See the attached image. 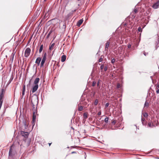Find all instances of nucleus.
<instances>
[{"label":"nucleus","instance_id":"obj_1","mask_svg":"<svg viewBox=\"0 0 159 159\" xmlns=\"http://www.w3.org/2000/svg\"><path fill=\"white\" fill-rule=\"evenodd\" d=\"M31 104L32 105V111H33V121H34V120L35 119L36 116H35V113L36 111V109L34 107V105L32 101V100L31 101Z\"/></svg>","mask_w":159,"mask_h":159},{"label":"nucleus","instance_id":"obj_2","mask_svg":"<svg viewBox=\"0 0 159 159\" xmlns=\"http://www.w3.org/2000/svg\"><path fill=\"white\" fill-rule=\"evenodd\" d=\"M31 52V50L29 48H27L25 50V57H27L30 55Z\"/></svg>","mask_w":159,"mask_h":159},{"label":"nucleus","instance_id":"obj_3","mask_svg":"<svg viewBox=\"0 0 159 159\" xmlns=\"http://www.w3.org/2000/svg\"><path fill=\"white\" fill-rule=\"evenodd\" d=\"M20 133L22 136L24 137L25 138H28L29 134L28 132L23 131H21Z\"/></svg>","mask_w":159,"mask_h":159},{"label":"nucleus","instance_id":"obj_4","mask_svg":"<svg viewBox=\"0 0 159 159\" xmlns=\"http://www.w3.org/2000/svg\"><path fill=\"white\" fill-rule=\"evenodd\" d=\"M3 89H2L1 90V92L0 94V102L2 103L3 101L2 100V98L3 96Z\"/></svg>","mask_w":159,"mask_h":159},{"label":"nucleus","instance_id":"obj_5","mask_svg":"<svg viewBox=\"0 0 159 159\" xmlns=\"http://www.w3.org/2000/svg\"><path fill=\"white\" fill-rule=\"evenodd\" d=\"M159 6V0L157 1V2L155 3L152 6V7L154 9H157L158 8Z\"/></svg>","mask_w":159,"mask_h":159},{"label":"nucleus","instance_id":"obj_6","mask_svg":"<svg viewBox=\"0 0 159 159\" xmlns=\"http://www.w3.org/2000/svg\"><path fill=\"white\" fill-rule=\"evenodd\" d=\"M39 87L38 84L35 85L33 87L32 89V93H34L37 90Z\"/></svg>","mask_w":159,"mask_h":159},{"label":"nucleus","instance_id":"obj_7","mask_svg":"<svg viewBox=\"0 0 159 159\" xmlns=\"http://www.w3.org/2000/svg\"><path fill=\"white\" fill-rule=\"evenodd\" d=\"M41 60V58L40 57H38L36 59L35 63L37 64L38 66L39 65Z\"/></svg>","mask_w":159,"mask_h":159},{"label":"nucleus","instance_id":"obj_8","mask_svg":"<svg viewBox=\"0 0 159 159\" xmlns=\"http://www.w3.org/2000/svg\"><path fill=\"white\" fill-rule=\"evenodd\" d=\"M12 146H11L10 148L9 152V158H10L11 157H12Z\"/></svg>","mask_w":159,"mask_h":159},{"label":"nucleus","instance_id":"obj_9","mask_svg":"<svg viewBox=\"0 0 159 159\" xmlns=\"http://www.w3.org/2000/svg\"><path fill=\"white\" fill-rule=\"evenodd\" d=\"M109 44H110L109 41H108V40L107 41L105 44V51H107L108 48L109 47Z\"/></svg>","mask_w":159,"mask_h":159},{"label":"nucleus","instance_id":"obj_10","mask_svg":"<svg viewBox=\"0 0 159 159\" xmlns=\"http://www.w3.org/2000/svg\"><path fill=\"white\" fill-rule=\"evenodd\" d=\"M46 60V58H43V59L41 61V63L40 65V67H42L43 66V65Z\"/></svg>","mask_w":159,"mask_h":159},{"label":"nucleus","instance_id":"obj_11","mask_svg":"<svg viewBox=\"0 0 159 159\" xmlns=\"http://www.w3.org/2000/svg\"><path fill=\"white\" fill-rule=\"evenodd\" d=\"M39 80L40 79L39 78H36L34 81V84L35 85L38 84L39 81Z\"/></svg>","mask_w":159,"mask_h":159},{"label":"nucleus","instance_id":"obj_12","mask_svg":"<svg viewBox=\"0 0 159 159\" xmlns=\"http://www.w3.org/2000/svg\"><path fill=\"white\" fill-rule=\"evenodd\" d=\"M83 21V19H80L79 20L77 23V25L80 26Z\"/></svg>","mask_w":159,"mask_h":159},{"label":"nucleus","instance_id":"obj_13","mask_svg":"<svg viewBox=\"0 0 159 159\" xmlns=\"http://www.w3.org/2000/svg\"><path fill=\"white\" fill-rule=\"evenodd\" d=\"M51 9H49L48 10L47 12L44 15V16L45 17H47L51 13Z\"/></svg>","mask_w":159,"mask_h":159},{"label":"nucleus","instance_id":"obj_14","mask_svg":"<svg viewBox=\"0 0 159 159\" xmlns=\"http://www.w3.org/2000/svg\"><path fill=\"white\" fill-rule=\"evenodd\" d=\"M66 58V56L65 55H63L61 57V61L62 62H64L65 61Z\"/></svg>","mask_w":159,"mask_h":159},{"label":"nucleus","instance_id":"obj_15","mask_svg":"<svg viewBox=\"0 0 159 159\" xmlns=\"http://www.w3.org/2000/svg\"><path fill=\"white\" fill-rule=\"evenodd\" d=\"M55 45V43H54L50 44L49 47V50H52L53 49V47Z\"/></svg>","mask_w":159,"mask_h":159},{"label":"nucleus","instance_id":"obj_16","mask_svg":"<svg viewBox=\"0 0 159 159\" xmlns=\"http://www.w3.org/2000/svg\"><path fill=\"white\" fill-rule=\"evenodd\" d=\"M159 47V39H158L156 43V49Z\"/></svg>","mask_w":159,"mask_h":159},{"label":"nucleus","instance_id":"obj_17","mask_svg":"<svg viewBox=\"0 0 159 159\" xmlns=\"http://www.w3.org/2000/svg\"><path fill=\"white\" fill-rule=\"evenodd\" d=\"M23 123L24 125L25 126V129H26L27 127V125H26V121L25 120H24L23 119Z\"/></svg>","mask_w":159,"mask_h":159},{"label":"nucleus","instance_id":"obj_18","mask_svg":"<svg viewBox=\"0 0 159 159\" xmlns=\"http://www.w3.org/2000/svg\"><path fill=\"white\" fill-rule=\"evenodd\" d=\"M43 49V45L42 44L40 45V48L39 50V53H40L42 52Z\"/></svg>","mask_w":159,"mask_h":159},{"label":"nucleus","instance_id":"obj_19","mask_svg":"<svg viewBox=\"0 0 159 159\" xmlns=\"http://www.w3.org/2000/svg\"><path fill=\"white\" fill-rule=\"evenodd\" d=\"M148 126L149 127L151 128H152L154 126V125L153 124H152L151 122H149L148 123Z\"/></svg>","mask_w":159,"mask_h":159},{"label":"nucleus","instance_id":"obj_20","mask_svg":"<svg viewBox=\"0 0 159 159\" xmlns=\"http://www.w3.org/2000/svg\"><path fill=\"white\" fill-rule=\"evenodd\" d=\"M83 117L84 118L86 119L88 117V114L86 113H84L83 114Z\"/></svg>","mask_w":159,"mask_h":159},{"label":"nucleus","instance_id":"obj_21","mask_svg":"<svg viewBox=\"0 0 159 159\" xmlns=\"http://www.w3.org/2000/svg\"><path fill=\"white\" fill-rule=\"evenodd\" d=\"M73 14L70 12L67 14V16L68 17H69L70 16H72Z\"/></svg>","mask_w":159,"mask_h":159},{"label":"nucleus","instance_id":"obj_22","mask_svg":"<svg viewBox=\"0 0 159 159\" xmlns=\"http://www.w3.org/2000/svg\"><path fill=\"white\" fill-rule=\"evenodd\" d=\"M104 121L106 123H107L108 121V118L107 117H106L104 119Z\"/></svg>","mask_w":159,"mask_h":159},{"label":"nucleus","instance_id":"obj_23","mask_svg":"<svg viewBox=\"0 0 159 159\" xmlns=\"http://www.w3.org/2000/svg\"><path fill=\"white\" fill-rule=\"evenodd\" d=\"M98 99H96L95 102H94V104L95 105H97L98 104Z\"/></svg>","mask_w":159,"mask_h":159},{"label":"nucleus","instance_id":"obj_24","mask_svg":"<svg viewBox=\"0 0 159 159\" xmlns=\"http://www.w3.org/2000/svg\"><path fill=\"white\" fill-rule=\"evenodd\" d=\"M149 104L146 101L145 102L144 104V106L148 107Z\"/></svg>","mask_w":159,"mask_h":159},{"label":"nucleus","instance_id":"obj_25","mask_svg":"<svg viewBox=\"0 0 159 159\" xmlns=\"http://www.w3.org/2000/svg\"><path fill=\"white\" fill-rule=\"evenodd\" d=\"M143 116L144 117H147L148 116V114L147 113L145 112L143 114Z\"/></svg>","mask_w":159,"mask_h":159},{"label":"nucleus","instance_id":"obj_26","mask_svg":"<svg viewBox=\"0 0 159 159\" xmlns=\"http://www.w3.org/2000/svg\"><path fill=\"white\" fill-rule=\"evenodd\" d=\"M156 89H159V84H157L156 85Z\"/></svg>","mask_w":159,"mask_h":159},{"label":"nucleus","instance_id":"obj_27","mask_svg":"<svg viewBox=\"0 0 159 159\" xmlns=\"http://www.w3.org/2000/svg\"><path fill=\"white\" fill-rule=\"evenodd\" d=\"M145 120V119L144 118H141V121L142 122V124L143 125H144V121Z\"/></svg>","mask_w":159,"mask_h":159},{"label":"nucleus","instance_id":"obj_28","mask_svg":"<svg viewBox=\"0 0 159 159\" xmlns=\"http://www.w3.org/2000/svg\"><path fill=\"white\" fill-rule=\"evenodd\" d=\"M83 109V107L82 106H81L80 107L78 108V110L79 111H81Z\"/></svg>","mask_w":159,"mask_h":159},{"label":"nucleus","instance_id":"obj_29","mask_svg":"<svg viewBox=\"0 0 159 159\" xmlns=\"http://www.w3.org/2000/svg\"><path fill=\"white\" fill-rule=\"evenodd\" d=\"M138 30L139 31V32H141L142 31V29L141 28V27H139L138 28Z\"/></svg>","mask_w":159,"mask_h":159},{"label":"nucleus","instance_id":"obj_30","mask_svg":"<svg viewBox=\"0 0 159 159\" xmlns=\"http://www.w3.org/2000/svg\"><path fill=\"white\" fill-rule=\"evenodd\" d=\"M47 54L46 53H45L44 54L43 57L46 59Z\"/></svg>","mask_w":159,"mask_h":159},{"label":"nucleus","instance_id":"obj_31","mask_svg":"<svg viewBox=\"0 0 159 159\" xmlns=\"http://www.w3.org/2000/svg\"><path fill=\"white\" fill-rule=\"evenodd\" d=\"M103 59L102 57H101L99 59V62H100L102 61Z\"/></svg>","mask_w":159,"mask_h":159},{"label":"nucleus","instance_id":"obj_32","mask_svg":"<svg viewBox=\"0 0 159 159\" xmlns=\"http://www.w3.org/2000/svg\"><path fill=\"white\" fill-rule=\"evenodd\" d=\"M25 91V85H24L23 89H22V91Z\"/></svg>","mask_w":159,"mask_h":159},{"label":"nucleus","instance_id":"obj_33","mask_svg":"<svg viewBox=\"0 0 159 159\" xmlns=\"http://www.w3.org/2000/svg\"><path fill=\"white\" fill-rule=\"evenodd\" d=\"M96 84V82H95V81L93 82V84H92V86H94Z\"/></svg>","mask_w":159,"mask_h":159},{"label":"nucleus","instance_id":"obj_34","mask_svg":"<svg viewBox=\"0 0 159 159\" xmlns=\"http://www.w3.org/2000/svg\"><path fill=\"white\" fill-rule=\"evenodd\" d=\"M115 62V59L114 58H113L112 59L111 61V62L112 63H114Z\"/></svg>","mask_w":159,"mask_h":159},{"label":"nucleus","instance_id":"obj_35","mask_svg":"<svg viewBox=\"0 0 159 159\" xmlns=\"http://www.w3.org/2000/svg\"><path fill=\"white\" fill-rule=\"evenodd\" d=\"M104 67V65H102L100 66V69H101V70H102L103 69Z\"/></svg>","mask_w":159,"mask_h":159},{"label":"nucleus","instance_id":"obj_36","mask_svg":"<svg viewBox=\"0 0 159 159\" xmlns=\"http://www.w3.org/2000/svg\"><path fill=\"white\" fill-rule=\"evenodd\" d=\"M138 11V10L136 8H134V13H136Z\"/></svg>","mask_w":159,"mask_h":159},{"label":"nucleus","instance_id":"obj_37","mask_svg":"<svg viewBox=\"0 0 159 159\" xmlns=\"http://www.w3.org/2000/svg\"><path fill=\"white\" fill-rule=\"evenodd\" d=\"M107 70V66H106L104 67V70L105 71H106Z\"/></svg>","mask_w":159,"mask_h":159},{"label":"nucleus","instance_id":"obj_38","mask_svg":"<svg viewBox=\"0 0 159 159\" xmlns=\"http://www.w3.org/2000/svg\"><path fill=\"white\" fill-rule=\"evenodd\" d=\"M76 11V9H75L74 10L71 11L70 12H71V13H72L73 14V13L74 12H75Z\"/></svg>","mask_w":159,"mask_h":159},{"label":"nucleus","instance_id":"obj_39","mask_svg":"<svg viewBox=\"0 0 159 159\" xmlns=\"http://www.w3.org/2000/svg\"><path fill=\"white\" fill-rule=\"evenodd\" d=\"M109 105V103H107L105 105V107H108Z\"/></svg>","mask_w":159,"mask_h":159},{"label":"nucleus","instance_id":"obj_40","mask_svg":"<svg viewBox=\"0 0 159 159\" xmlns=\"http://www.w3.org/2000/svg\"><path fill=\"white\" fill-rule=\"evenodd\" d=\"M120 85L119 84H118L117 85V87L118 88H120Z\"/></svg>","mask_w":159,"mask_h":159},{"label":"nucleus","instance_id":"obj_41","mask_svg":"<svg viewBox=\"0 0 159 159\" xmlns=\"http://www.w3.org/2000/svg\"><path fill=\"white\" fill-rule=\"evenodd\" d=\"M143 54L145 56H146L148 54V53H146L145 52H144Z\"/></svg>","mask_w":159,"mask_h":159},{"label":"nucleus","instance_id":"obj_42","mask_svg":"<svg viewBox=\"0 0 159 159\" xmlns=\"http://www.w3.org/2000/svg\"><path fill=\"white\" fill-rule=\"evenodd\" d=\"M101 111H99V112L98 113V116H100V115H101Z\"/></svg>","mask_w":159,"mask_h":159},{"label":"nucleus","instance_id":"obj_43","mask_svg":"<svg viewBox=\"0 0 159 159\" xmlns=\"http://www.w3.org/2000/svg\"><path fill=\"white\" fill-rule=\"evenodd\" d=\"M100 80H99L97 82V86H99V84H100Z\"/></svg>","mask_w":159,"mask_h":159},{"label":"nucleus","instance_id":"obj_44","mask_svg":"<svg viewBox=\"0 0 159 159\" xmlns=\"http://www.w3.org/2000/svg\"><path fill=\"white\" fill-rule=\"evenodd\" d=\"M156 93L157 94H158L159 93V89H157V90H156Z\"/></svg>","mask_w":159,"mask_h":159},{"label":"nucleus","instance_id":"obj_45","mask_svg":"<svg viewBox=\"0 0 159 159\" xmlns=\"http://www.w3.org/2000/svg\"><path fill=\"white\" fill-rule=\"evenodd\" d=\"M128 48H130L131 47V45L129 44L128 45Z\"/></svg>","mask_w":159,"mask_h":159},{"label":"nucleus","instance_id":"obj_46","mask_svg":"<svg viewBox=\"0 0 159 159\" xmlns=\"http://www.w3.org/2000/svg\"><path fill=\"white\" fill-rule=\"evenodd\" d=\"M25 91H22V95L23 96H24L25 95Z\"/></svg>","mask_w":159,"mask_h":159},{"label":"nucleus","instance_id":"obj_47","mask_svg":"<svg viewBox=\"0 0 159 159\" xmlns=\"http://www.w3.org/2000/svg\"><path fill=\"white\" fill-rule=\"evenodd\" d=\"M75 152H72V153H75Z\"/></svg>","mask_w":159,"mask_h":159},{"label":"nucleus","instance_id":"obj_48","mask_svg":"<svg viewBox=\"0 0 159 159\" xmlns=\"http://www.w3.org/2000/svg\"><path fill=\"white\" fill-rule=\"evenodd\" d=\"M51 143H49V146H50L51 144Z\"/></svg>","mask_w":159,"mask_h":159},{"label":"nucleus","instance_id":"obj_49","mask_svg":"<svg viewBox=\"0 0 159 159\" xmlns=\"http://www.w3.org/2000/svg\"><path fill=\"white\" fill-rule=\"evenodd\" d=\"M30 83V81H29V84Z\"/></svg>","mask_w":159,"mask_h":159},{"label":"nucleus","instance_id":"obj_50","mask_svg":"<svg viewBox=\"0 0 159 159\" xmlns=\"http://www.w3.org/2000/svg\"><path fill=\"white\" fill-rule=\"evenodd\" d=\"M78 1H80V0H77Z\"/></svg>","mask_w":159,"mask_h":159},{"label":"nucleus","instance_id":"obj_51","mask_svg":"<svg viewBox=\"0 0 159 159\" xmlns=\"http://www.w3.org/2000/svg\"><path fill=\"white\" fill-rule=\"evenodd\" d=\"M157 158L159 159V158Z\"/></svg>","mask_w":159,"mask_h":159}]
</instances>
